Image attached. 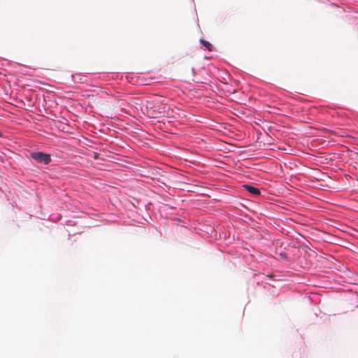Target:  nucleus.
<instances>
[{"label": "nucleus", "instance_id": "obj_4", "mask_svg": "<svg viewBox=\"0 0 358 358\" xmlns=\"http://www.w3.org/2000/svg\"><path fill=\"white\" fill-rule=\"evenodd\" d=\"M200 43L206 48L209 51H212L213 45L210 43H209L207 41H205L204 39L201 38L200 39Z\"/></svg>", "mask_w": 358, "mask_h": 358}, {"label": "nucleus", "instance_id": "obj_5", "mask_svg": "<svg viewBox=\"0 0 358 358\" xmlns=\"http://www.w3.org/2000/svg\"><path fill=\"white\" fill-rule=\"evenodd\" d=\"M279 255H280L282 258H283V259H287V258L286 253H285V252H280V253H279Z\"/></svg>", "mask_w": 358, "mask_h": 358}, {"label": "nucleus", "instance_id": "obj_2", "mask_svg": "<svg viewBox=\"0 0 358 358\" xmlns=\"http://www.w3.org/2000/svg\"><path fill=\"white\" fill-rule=\"evenodd\" d=\"M31 157L37 162L43 163L44 164H48L51 162L50 155L41 152H32L31 153Z\"/></svg>", "mask_w": 358, "mask_h": 358}, {"label": "nucleus", "instance_id": "obj_6", "mask_svg": "<svg viewBox=\"0 0 358 358\" xmlns=\"http://www.w3.org/2000/svg\"><path fill=\"white\" fill-rule=\"evenodd\" d=\"M94 158L97 159V155L96 154H95Z\"/></svg>", "mask_w": 358, "mask_h": 358}, {"label": "nucleus", "instance_id": "obj_1", "mask_svg": "<svg viewBox=\"0 0 358 358\" xmlns=\"http://www.w3.org/2000/svg\"><path fill=\"white\" fill-rule=\"evenodd\" d=\"M146 109L148 115L152 117L169 114V107L158 99L147 101Z\"/></svg>", "mask_w": 358, "mask_h": 358}, {"label": "nucleus", "instance_id": "obj_3", "mask_svg": "<svg viewBox=\"0 0 358 358\" xmlns=\"http://www.w3.org/2000/svg\"><path fill=\"white\" fill-rule=\"evenodd\" d=\"M244 188L248 191L250 193H251L253 195H255V196H258L260 194V191L259 189L252 186V185H243Z\"/></svg>", "mask_w": 358, "mask_h": 358}]
</instances>
